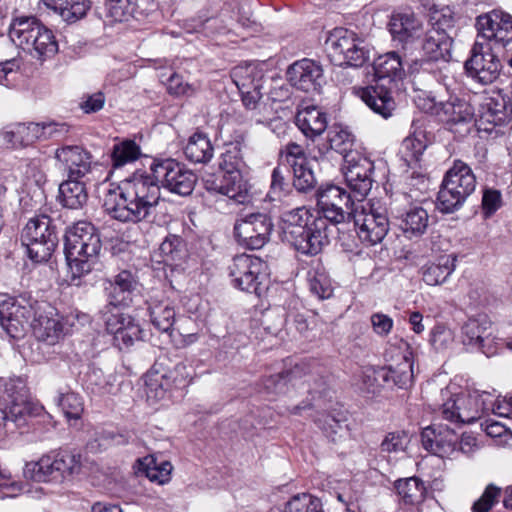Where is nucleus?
Wrapping results in <instances>:
<instances>
[{
	"instance_id": "nucleus-54",
	"label": "nucleus",
	"mask_w": 512,
	"mask_h": 512,
	"mask_svg": "<svg viewBox=\"0 0 512 512\" xmlns=\"http://www.w3.org/2000/svg\"><path fill=\"white\" fill-rule=\"evenodd\" d=\"M310 291L319 299H326L332 295L331 281L322 269H312L308 272Z\"/></svg>"
},
{
	"instance_id": "nucleus-30",
	"label": "nucleus",
	"mask_w": 512,
	"mask_h": 512,
	"mask_svg": "<svg viewBox=\"0 0 512 512\" xmlns=\"http://www.w3.org/2000/svg\"><path fill=\"white\" fill-rule=\"evenodd\" d=\"M134 201L131 196L121 195V185L118 186L117 190H110L106 195L103 208L104 211L110 215L114 220L127 222H140L144 219H138L135 205H132Z\"/></svg>"
},
{
	"instance_id": "nucleus-39",
	"label": "nucleus",
	"mask_w": 512,
	"mask_h": 512,
	"mask_svg": "<svg viewBox=\"0 0 512 512\" xmlns=\"http://www.w3.org/2000/svg\"><path fill=\"white\" fill-rule=\"evenodd\" d=\"M422 446L425 450L440 458H445L448 445V427L432 424L421 433Z\"/></svg>"
},
{
	"instance_id": "nucleus-2",
	"label": "nucleus",
	"mask_w": 512,
	"mask_h": 512,
	"mask_svg": "<svg viewBox=\"0 0 512 512\" xmlns=\"http://www.w3.org/2000/svg\"><path fill=\"white\" fill-rule=\"evenodd\" d=\"M8 36L16 46L40 60L51 58L58 51L53 32L34 17L13 19Z\"/></svg>"
},
{
	"instance_id": "nucleus-58",
	"label": "nucleus",
	"mask_w": 512,
	"mask_h": 512,
	"mask_svg": "<svg viewBox=\"0 0 512 512\" xmlns=\"http://www.w3.org/2000/svg\"><path fill=\"white\" fill-rule=\"evenodd\" d=\"M288 168L286 166L278 165L272 171L270 190L267 194L271 201L281 200L285 196L288 183L286 182V174Z\"/></svg>"
},
{
	"instance_id": "nucleus-28",
	"label": "nucleus",
	"mask_w": 512,
	"mask_h": 512,
	"mask_svg": "<svg viewBox=\"0 0 512 512\" xmlns=\"http://www.w3.org/2000/svg\"><path fill=\"white\" fill-rule=\"evenodd\" d=\"M389 31L394 40L408 44L423 34V24L412 12L395 13L389 22Z\"/></svg>"
},
{
	"instance_id": "nucleus-7",
	"label": "nucleus",
	"mask_w": 512,
	"mask_h": 512,
	"mask_svg": "<svg viewBox=\"0 0 512 512\" xmlns=\"http://www.w3.org/2000/svg\"><path fill=\"white\" fill-rule=\"evenodd\" d=\"M33 313L30 295H20L0 303V325L7 337L15 340L23 338Z\"/></svg>"
},
{
	"instance_id": "nucleus-12",
	"label": "nucleus",
	"mask_w": 512,
	"mask_h": 512,
	"mask_svg": "<svg viewBox=\"0 0 512 512\" xmlns=\"http://www.w3.org/2000/svg\"><path fill=\"white\" fill-rule=\"evenodd\" d=\"M390 353L392 363L380 368L381 381L402 389L409 387L414 376V357L410 345L401 340Z\"/></svg>"
},
{
	"instance_id": "nucleus-45",
	"label": "nucleus",
	"mask_w": 512,
	"mask_h": 512,
	"mask_svg": "<svg viewBox=\"0 0 512 512\" xmlns=\"http://www.w3.org/2000/svg\"><path fill=\"white\" fill-rule=\"evenodd\" d=\"M211 189L239 203L245 199L247 193L242 172L223 173L220 183H213Z\"/></svg>"
},
{
	"instance_id": "nucleus-49",
	"label": "nucleus",
	"mask_w": 512,
	"mask_h": 512,
	"mask_svg": "<svg viewBox=\"0 0 512 512\" xmlns=\"http://www.w3.org/2000/svg\"><path fill=\"white\" fill-rule=\"evenodd\" d=\"M350 221H353L354 224H368L369 222L383 224L387 221L386 211L381 206L375 207L374 204L370 203L356 206L348 212L347 222Z\"/></svg>"
},
{
	"instance_id": "nucleus-55",
	"label": "nucleus",
	"mask_w": 512,
	"mask_h": 512,
	"mask_svg": "<svg viewBox=\"0 0 512 512\" xmlns=\"http://www.w3.org/2000/svg\"><path fill=\"white\" fill-rule=\"evenodd\" d=\"M285 512H324L318 498L309 493L294 495L286 504Z\"/></svg>"
},
{
	"instance_id": "nucleus-52",
	"label": "nucleus",
	"mask_w": 512,
	"mask_h": 512,
	"mask_svg": "<svg viewBox=\"0 0 512 512\" xmlns=\"http://www.w3.org/2000/svg\"><path fill=\"white\" fill-rule=\"evenodd\" d=\"M141 155L139 145L133 140H124L113 146L112 162L114 167H121L136 161Z\"/></svg>"
},
{
	"instance_id": "nucleus-36",
	"label": "nucleus",
	"mask_w": 512,
	"mask_h": 512,
	"mask_svg": "<svg viewBox=\"0 0 512 512\" xmlns=\"http://www.w3.org/2000/svg\"><path fill=\"white\" fill-rule=\"evenodd\" d=\"M375 81L391 85L404 76V68L400 56L389 52L379 56L373 62Z\"/></svg>"
},
{
	"instance_id": "nucleus-44",
	"label": "nucleus",
	"mask_w": 512,
	"mask_h": 512,
	"mask_svg": "<svg viewBox=\"0 0 512 512\" xmlns=\"http://www.w3.org/2000/svg\"><path fill=\"white\" fill-rule=\"evenodd\" d=\"M59 200L69 209H78L87 201V192L80 179L68 178L59 186Z\"/></svg>"
},
{
	"instance_id": "nucleus-20",
	"label": "nucleus",
	"mask_w": 512,
	"mask_h": 512,
	"mask_svg": "<svg viewBox=\"0 0 512 512\" xmlns=\"http://www.w3.org/2000/svg\"><path fill=\"white\" fill-rule=\"evenodd\" d=\"M27 411L24 387L16 391L15 384H6L4 393L0 395V434L5 431L9 422L20 426Z\"/></svg>"
},
{
	"instance_id": "nucleus-62",
	"label": "nucleus",
	"mask_w": 512,
	"mask_h": 512,
	"mask_svg": "<svg viewBox=\"0 0 512 512\" xmlns=\"http://www.w3.org/2000/svg\"><path fill=\"white\" fill-rule=\"evenodd\" d=\"M406 447V434L404 432L388 433L380 444L381 452L398 453Z\"/></svg>"
},
{
	"instance_id": "nucleus-21",
	"label": "nucleus",
	"mask_w": 512,
	"mask_h": 512,
	"mask_svg": "<svg viewBox=\"0 0 512 512\" xmlns=\"http://www.w3.org/2000/svg\"><path fill=\"white\" fill-rule=\"evenodd\" d=\"M512 120L506 97L500 92L485 97L480 105L479 129L491 132L495 127L506 126Z\"/></svg>"
},
{
	"instance_id": "nucleus-29",
	"label": "nucleus",
	"mask_w": 512,
	"mask_h": 512,
	"mask_svg": "<svg viewBox=\"0 0 512 512\" xmlns=\"http://www.w3.org/2000/svg\"><path fill=\"white\" fill-rule=\"evenodd\" d=\"M474 108L464 98L450 97V133L455 137L468 135L475 123Z\"/></svg>"
},
{
	"instance_id": "nucleus-42",
	"label": "nucleus",
	"mask_w": 512,
	"mask_h": 512,
	"mask_svg": "<svg viewBox=\"0 0 512 512\" xmlns=\"http://www.w3.org/2000/svg\"><path fill=\"white\" fill-rule=\"evenodd\" d=\"M395 489L404 505L416 506L422 503L426 496L425 484L416 476L398 479L395 482Z\"/></svg>"
},
{
	"instance_id": "nucleus-11",
	"label": "nucleus",
	"mask_w": 512,
	"mask_h": 512,
	"mask_svg": "<svg viewBox=\"0 0 512 512\" xmlns=\"http://www.w3.org/2000/svg\"><path fill=\"white\" fill-rule=\"evenodd\" d=\"M32 314L30 327L33 335L39 341L49 345L56 344L64 334L62 317L56 309L45 301L32 298Z\"/></svg>"
},
{
	"instance_id": "nucleus-41",
	"label": "nucleus",
	"mask_w": 512,
	"mask_h": 512,
	"mask_svg": "<svg viewBox=\"0 0 512 512\" xmlns=\"http://www.w3.org/2000/svg\"><path fill=\"white\" fill-rule=\"evenodd\" d=\"M139 470L151 481L165 484L171 479L173 466L170 461L155 455H148L139 460Z\"/></svg>"
},
{
	"instance_id": "nucleus-33",
	"label": "nucleus",
	"mask_w": 512,
	"mask_h": 512,
	"mask_svg": "<svg viewBox=\"0 0 512 512\" xmlns=\"http://www.w3.org/2000/svg\"><path fill=\"white\" fill-rule=\"evenodd\" d=\"M38 125L17 123L0 131V146L4 148H19L32 144L37 140Z\"/></svg>"
},
{
	"instance_id": "nucleus-24",
	"label": "nucleus",
	"mask_w": 512,
	"mask_h": 512,
	"mask_svg": "<svg viewBox=\"0 0 512 512\" xmlns=\"http://www.w3.org/2000/svg\"><path fill=\"white\" fill-rule=\"evenodd\" d=\"M476 179L471 168L457 160L450 168V206L458 208L475 190Z\"/></svg>"
},
{
	"instance_id": "nucleus-17",
	"label": "nucleus",
	"mask_w": 512,
	"mask_h": 512,
	"mask_svg": "<svg viewBox=\"0 0 512 512\" xmlns=\"http://www.w3.org/2000/svg\"><path fill=\"white\" fill-rule=\"evenodd\" d=\"M351 197L341 187L329 185L319 192V210L332 224H341L347 221L348 212L353 209Z\"/></svg>"
},
{
	"instance_id": "nucleus-5",
	"label": "nucleus",
	"mask_w": 512,
	"mask_h": 512,
	"mask_svg": "<svg viewBox=\"0 0 512 512\" xmlns=\"http://www.w3.org/2000/svg\"><path fill=\"white\" fill-rule=\"evenodd\" d=\"M161 185L150 174H135L131 179L121 183V195L131 196L134 201L132 205L138 209V219H146L151 211L158 204Z\"/></svg>"
},
{
	"instance_id": "nucleus-35",
	"label": "nucleus",
	"mask_w": 512,
	"mask_h": 512,
	"mask_svg": "<svg viewBox=\"0 0 512 512\" xmlns=\"http://www.w3.org/2000/svg\"><path fill=\"white\" fill-rule=\"evenodd\" d=\"M306 366L304 363L296 364L288 370L265 376L260 381V392L268 395H275L284 391L288 383L296 385L298 380L306 377Z\"/></svg>"
},
{
	"instance_id": "nucleus-1",
	"label": "nucleus",
	"mask_w": 512,
	"mask_h": 512,
	"mask_svg": "<svg viewBox=\"0 0 512 512\" xmlns=\"http://www.w3.org/2000/svg\"><path fill=\"white\" fill-rule=\"evenodd\" d=\"M101 249L95 226H69L64 235V252L68 266V282L80 286L89 274Z\"/></svg>"
},
{
	"instance_id": "nucleus-19",
	"label": "nucleus",
	"mask_w": 512,
	"mask_h": 512,
	"mask_svg": "<svg viewBox=\"0 0 512 512\" xmlns=\"http://www.w3.org/2000/svg\"><path fill=\"white\" fill-rule=\"evenodd\" d=\"M286 76L293 87L304 92H318L324 82L322 66L308 58L291 64Z\"/></svg>"
},
{
	"instance_id": "nucleus-64",
	"label": "nucleus",
	"mask_w": 512,
	"mask_h": 512,
	"mask_svg": "<svg viewBox=\"0 0 512 512\" xmlns=\"http://www.w3.org/2000/svg\"><path fill=\"white\" fill-rule=\"evenodd\" d=\"M19 68L20 63L15 58L0 62V84L6 87L12 86Z\"/></svg>"
},
{
	"instance_id": "nucleus-3",
	"label": "nucleus",
	"mask_w": 512,
	"mask_h": 512,
	"mask_svg": "<svg viewBox=\"0 0 512 512\" xmlns=\"http://www.w3.org/2000/svg\"><path fill=\"white\" fill-rule=\"evenodd\" d=\"M150 171L161 187L180 196L190 195L197 182V176L191 170L171 158L154 160Z\"/></svg>"
},
{
	"instance_id": "nucleus-38",
	"label": "nucleus",
	"mask_w": 512,
	"mask_h": 512,
	"mask_svg": "<svg viewBox=\"0 0 512 512\" xmlns=\"http://www.w3.org/2000/svg\"><path fill=\"white\" fill-rule=\"evenodd\" d=\"M346 417L341 413L323 412L316 418L315 423L323 434L333 443H338L348 434Z\"/></svg>"
},
{
	"instance_id": "nucleus-61",
	"label": "nucleus",
	"mask_w": 512,
	"mask_h": 512,
	"mask_svg": "<svg viewBox=\"0 0 512 512\" xmlns=\"http://www.w3.org/2000/svg\"><path fill=\"white\" fill-rule=\"evenodd\" d=\"M167 89L170 94L176 96H192L198 89L194 84L184 82L182 76L173 73L167 81Z\"/></svg>"
},
{
	"instance_id": "nucleus-26",
	"label": "nucleus",
	"mask_w": 512,
	"mask_h": 512,
	"mask_svg": "<svg viewBox=\"0 0 512 512\" xmlns=\"http://www.w3.org/2000/svg\"><path fill=\"white\" fill-rule=\"evenodd\" d=\"M195 375L193 367L184 361L177 363L172 369L162 374L160 380L155 382L158 387L153 388L154 384H148L149 393L155 390V397L162 399L166 392L172 389H183L190 385Z\"/></svg>"
},
{
	"instance_id": "nucleus-47",
	"label": "nucleus",
	"mask_w": 512,
	"mask_h": 512,
	"mask_svg": "<svg viewBox=\"0 0 512 512\" xmlns=\"http://www.w3.org/2000/svg\"><path fill=\"white\" fill-rule=\"evenodd\" d=\"M150 320L160 332L171 334L176 319L174 306L168 302H158L149 306Z\"/></svg>"
},
{
	"instance_id": "nucleus-59",
	"label": "nucleus",
	"mask_w": 512,
	"mask_h": 512,
	"mask_svg": "<svg viewBox=\"0 0 512 512\" xmlns=\"http://www.w3.org/2000/svg\"><path fill=\"white\" fill-rule=\"evenodd\" d=\"M380 368L376 369L374 367H363L359 374V382L361 389L365 390L368 393H377L379 388L381 387Z\"/></svg>"
},
{
	"instance_id": "nucleus-60",
	"label": "nucleus",
	"mask_w": 512,
	"mask_h": 512,
	"mask_svg": "<svg viewBox=\"0 0 512 512\" xmlns=\"http://www.w3.org/2000/svg\"><path fill=\"white\" fill-rule=\"evenodd\" d=\"M361 241L375 245L382 241L388 232L387 226H354Z\"/></svg>"
},
{
	"instance_id": "nucleus-63",
	"label": "nucleus",
	"mask_w": 512,
	"mask_h": 512,
	"mask_svg": "<svg viewBox=\"0 0 512 512\" xmlns=\"http://www.w3.org/2000/svg\"><path fill=\"white\" fill-rule=\"evenodd\" d=\"M317 217L307 207H298L284 215L285 224H315Z\"/></svg>"
},
{
	"instance_id": "nucleus-25",
	"label": "nucleus",
	"mask_w": 512,
	"mask_h": 512,
	"mask_svg": "<svg viewBox=\"0 0 512 512\" xmlns=\"http://www.w3.org/2000/svg\"><path fill=\"white\" fill-rule=\"evenodd\" d=\"M55 157L61 163L68 178L81 179L91 170V155L80 146H65L57 149Z\"/></svg>"
},
{
	"instance_id": "nucleus-27",
	"label": "nucleus",
	"mask_w": 512,
	"mask_h": 512,
	"mask_svg": "<svg viewBox=\"0 0 512 512\" xmlns=\"http://www.w3.org/2000/svg\"><path fill=\"white\" fill-rule=\"evenodd\" d=\"M155 8L154 0H107L108 16L115 22L140 20Z\"/></svg>"
},
{
	"instance_id": "nucleus-43",
	"label": "nucleus",
	"mask_w": 512,
	"mask_h": 512,
	"mask_svg": "<svg viewBox=\"0 0 512 512\" xmlns=\"http://www.w3.org/2000/svg\"><path fill=\"white\" fill-rule=\"evenodd\" d=\"M275 226H234L237 242L248 249H260L268 240L270 231Z\"/></svg>"
},
{
	"instance_id": "nucleus-14",
	"label": "nucleus",
	"mask_w": 512,
	"mask_h": 512,
	"mask_svg": "<svg viewBox=\"0 0 512 512\" xmlns=\"http://www.w3.org/2000/svg\"><path fill=\"white\" fill-rule=\"evenodd\" d=\"M21 240L36 263L48 261L59 242L56 226H24Z\"/></svg>"
},
{
	"instance_id": "nucleus-15",
	"label": "nucleus",
	"mask_w": 512,
	"mask_h": 512,
	"mask_svg": "<svg viewBox=\"0 0 512 512\" xmlns=\"http://www.w3.org/2000/svg\"><path fill=\"white\" fill-rule=\"evenodd\" d=\"M463 344L481 349L488 357L497 353L502 339L493 336L492 322L486 314L471 317L462 327Z\"/></svg>"
},
{
	"instance_id": "nucleus-37",
	"label": "nucleus",
	"mask_w": 512,
	"mask_h": 512,
	"mask_svg": "<svg viewBox=\"0 0 512 512\" xmlns=\"http://www.w3.org/2000/svg\"><path fill=\"white\" fill-rule=\"evenodd\" d=\"M59 467L56 464L55 453L43 455L37 462L26 464L25 475L36 482L60 483Z\"/></svg>"
},
{
	"instance_id": "nucleus-48",
	"label": "nucleus",
	"mask_w": 512,
	"mask_h": 512,
	"mask_svg": "<svg viewBox=\"0 0 512 512\" xmlns=\"http://www.w3.org/2000/svg\"><path fill=\"white\" fill-rule=\"evenodd\" d=\"M231 78L238 89L261 85L263 73L254 63H244L231 70Z\"/></svg>"
},
{
	"instance_id": "nucleus-32",
	"label": "nucleus",
	"mask_w": 512,
	"mask_h": 512,
	"mask_svg": "<svg viewBox=\"0 0 512 512\" xmlns=\"http://www.w3.org/2000/svg\"><path fill=\"white\" fill-rule=\"evenodd\" d=\"M295 123L307 138L314 139L326 130L328 118L319 107L306 106L298 110Z\"/></svg>"
},
{
	"instance_id": "nucleus-50",
	"label": "nucleus",
	"mask_w": 512,
	"mask_h": 512,
	"mask_svg": "<svg viewBox=\"0 0 512 512\" xmlns=\"http://www.w3.org/2000/svg\"><path fill=\"white\" fill-rule=\"evenodd\" d=\"M56 464L59 467L60 480H64L79 474L82 467L81 455L67 450L54 451Z\"/></svg>"
},
{
	"instance_id": "nucleus-23",
	"label": "nucleus",
	"mask_w": 512,
	"mask_h": 512,
	"mask_svg": "<svg viewBox=\"0 0 512 512\" xmlns=\"http://www.w3.org/2000/svg\"><path fill=\"white\" fill-rule=\"evenodd\" d=\"M355 92L374 113L384 119L392 116L396 103L391 95V85L375 81L374 85L359 87Z\"/></svg>"
},
{
	"instance_id": "nucleus-51",
	"label": "nucleus",
	"mask_w": 512,
	"mask_h": 512,
	"mask_svg": "<svg viewBox=\"0 0 512 512\" xmlns=\"http://www.w3.org/2000/svg\"><path fill=\"white\" fill-rule=\"evenodd\" d=\"M490 394L488 392L483 391L481 394L475 396V409L472 411L471 409H465L463 412L458 411L460 409V403L464 402L463 397H457L453 400V410H450V422L459 421L461 423H471L474 422L478 416V410L486 409L485 404L486 400L484 397H488Z\"/></svg>"
},
{
	"instance_id": "nucleus-8",
	"label": "nucleus",
	"mask_w": 512,
	"mask_h": 512,
	"mask_svg": "<svg viewBox=\"0 0 512 512\" xmlns=\"http://www.w3.org/2000/svg\"><path fill=\"white\" fill-rule=\"evenodd\" d=\"M475 26V42L489 43L499 50L512 41V16L504 11L492 10L479 15Z\"/></svg>"
},
{
	"instance_id": "nucleus-9",
	"label": "nucleus",
	"mask_w": 512,
	"mask_h": 512,
	"mask_svg": "<svg viewBox=\"0 0 512 512\" xmlns=\"http://www.w3.org/2000/svg\"><path fill=\"white\" fill-rule=\"evenodd\" d=\"M267 264L259 257L248 254L236 255L229 266L232 285L248 293L259 294V286L266 273Z\"/></svg>"
},
{
	"instance_id": "nucleus-13",
	"label": "nucleus",
	"mask_w": 512,
	"mask_h": 512,
	"mask_svg": "<svg viewBox=\"0 0 512 512\" xmlns=\"http://www.w3.org/2000/svg\"><path fill=\"white\" fill-rule=\"evenodd\" d=\"M443 0H436L431 6V29L424 42L423 49L429 60H444L448 53V18L444 13Z\"/></svg>"
},
{
	"instance_id": "nucleus-4",
	"label": "nucleus",
	"mask_w": 512,
	"mask_h": 512,
	"mask_svg": "<svg viewBox=\"0 0 512 512\" xmlns=\"http://www.w3.org/2000/svg\"><path fill=\"white\" fill-rule=\"evenodd\" d=\"M328 49L341 64L350 67H361L370 58V51L365 42L355 32L345 28H336L326 40Z\"/></svg>"
},
{
	"instance_id": "nucleus-22",
	"label": "nucleus",
	"mask_w": 512,
	"mask_h": 512,
	"mask_svg": "<svg viewBox=\"0 0 512 512\" xmlns=\"http://www.w3.org/2000/svg\"><path fill=\"white\" fill-rule=\"evenodd\" d=\"M137 287L136 277L128 270H122L113 280H107L104 287L108 298L105 311H113L119 306H128Z\"/></svg>"
},
{
	"instance_id": "nucleus-57",
	"label": "nucleus",
	"mask_w": 512,
	"mask_h": 512,
	"mask_svg": "<svg viewBox=\"0 0 512 512\" xmlns=\"http://www.w3.org/2000/svg\"><path fill=\"white\" fill-rule=\"evenodd\" d=\"M244 166L241 149L238 145L232 144L228 146L221 154L219 167L222 173L241 172Z\"/></svg>"
},
{
	"instance_id": "nucleus-56",
	"label": "nucleus",
	"mask_w": 512,
	"mask_h": 512,
	"mask_svg": "<svg viewBox=\"0 0 512 512\" xmlns=\"http://www.w3.org/2000/svg\"><path fill=\"white\" fill-rule=\"evenodd\" d=\"M290 167L293 171V185L298 191L305 192L314 187L315 177L308 160L304 163L296 162Z\"/></svg>"
},
{
	"instance_id": "nucleus-53",
	"label": "nucleus",
	"mask_w": 512,
	"mask_h": 512,
	"mask_svg": "<svg viewBox=\"0 0 512 512\" xmlns=\"http://www.w3.org/2000/svg\"><path fill=\"white\" fill-rule=\"evenodd\" d=\"M57 403L68 420H79L84 412L82 397L74 392H59Z\"/></svg>"
},
{
	"instance_id": "nucleus-34",
	"label": "nucleus",
	"mask_w": 512,
	"mask_h": 512,
	"mask_svg": "<svg viewBox=\"0 0 512 512\" xmlns=\"http://www.w3.org/2000/svg\"><path fill=\"white\" fill-rule=\"evenodd\" d=\"M426 132L415 128L403 141L400 148L401 159L407 167H421L423 153L428 147Z\"/></svg>"
},
{
	"instance_id": "nucleus-16",
	"label": "nucleus",
	"mask_w": 512,
	"mask_h": 512,
	"mask_svg": "<svg viewBox=\"0 0 512 512\" xmlns=\"http://www.w3.org/2000/svg\"><path fill=\"white\" fill-rule=\"evenodd\" d=\"M106 330L113 335V343L120 350L129 349L144 339V331L131 316L121 312L104 311Z\"/></svg>"
},
{
	"instance_id": "nucleus-6",
	"label": "nucleus",
	"mask_w": 512,
	"mask_h": 512,
	"mask_svg": "<svg viewBox=\"0 0 512 512\" xmlns=\"http://www.w3.org/2000/svg\"><path fill=\"white\" fill-rule=\"evenodd\" d=\"M470 53L464 64L468 75L483 85L495 82L502 69L498 49L489 43L479 41L473 44Z\"/></svg>"
},
{
	"instance_id": "nucleus-10",
	"label": "nucleus",
	"mask_w": 512,
	"mask_h": 512,
	"mask_svg": "<svg viewBox=\"0 0 512 512\" xmlns=\"http://www.w3.org/2000/svg\"><path fill=\"white\" fill-rule=\"evenodd\" d=\"M342 170L353 197L358 201L364 199L372 188L374 163L357 152H349L344 156Z\"/></svg>"
},
{
	"instance_id": "nucleus-40",
	"label": "nucleus",
	"mask_w": 512,
	"mask_h": 512,
	"mask_svg": "<svg viewBox=\"0 0 512 512\" xmlns=\"http://www.w3.org/2000/svg\"><path fill=\"white\" fill-rule=\"evenodd\" d=\"M184 154L193 163H207L213 157L214 148L207 134L197 131L189 137Z\"/></svg>"
},
{
	"instance_id": "nucleus-46",
	"label": "nucleus",
	"mask_w": 512,
	"mask_h": 512,
	"mask_svg": "<svg viewBox=\"0 0 512 512\" xmlns=\"http://www.w3.org/2000/svg\"><path fill=\"white\" fill-rule=\"evenodd\" d=\"M51 10L58 13L64 21L75 22L85 16L88 4L86 0H42Z\"/></svg>"
},
{
	"instance_id": "nucleus-18",
	"label": "nucleus",
	"mask_w": 512,
	"mask_h": 512,
	"mask_svg": "<svg viewBox=\"0 0 512 512\" xmlns=\"http://www.w3.org/2000/svg\"><path fill=\"white\" fill-rule=\"evenodd\" d=\"M277 226L284 242L289 243L298 252L305 255L318 254L323 246L325 236L317 226Z\"/></svg>"
},
{
	"instance_id": "nucleus-31",
	"label": "nucleus",
	"mask_w": 512,
	"mask_h": 512,
	"mask_svg": "<svg viewBox=\"0 0 512 512\" xmlns=\"http://www.w3.org/2000/svg\"><path fill=\"white\" fill-rule=\"evenodd\" d=\"M158 257V262L163 263L172 273L183 271L188 258L184 241L177 235L167 236L159 247Z\"/></svg>"
}]
</instances>
